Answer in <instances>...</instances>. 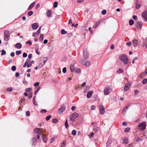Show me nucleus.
I'll return each instance as SVG.
<instances>
[{
    "label": "nucleus",
    "instance_id": "nucleus-1",
    "mask_svg": "<svg viewBox=\"0 0 147 147\" xmlns=\"http://www.w3.org/2000/svg\"><path fill=\"white\" fill-rule=\"evenodd\" d=\"M119 59L124 64H126L128 61V59L127 56L124 54H120L119 56Z\"/></svg>",
    "mask_w": 147,
    "mask_h": 147
},
{
    "label": "nucleus",
    "instance_id": "nucleus-2",
    "mask_svg": "<svg viewBox=\"0 0 147 147\" xmlns=\"http://www.w3.org/2000/svg\"><path fill=\"white\" fill-rule=\"evenodd\" d=\"M48 59V58L47 57H42L40 59V63L38 65L39 67H42L47 61Z\"/></svg>",
    "mask_w": 147,
    "mask_h": 147
},
{
    "label": "nucleus",
    "instance_id": "nucleus-3",
    "mask_svg": "<svg viewBox=\"0 0 147 147\" xmlns=\"http://www.w3.org/2000/svg\"><path fill=\"white\" fill-rule=\"evenodd\" d=\"M4 34L5 36L4 38V40L8 41L9 40V38L10 36V34L8 30H5L4 31Z\"/></svg>",
    "mask_w": 147,
    "mask_h": 147
},
{
    "label": "nucleus",
    "instance_id": "nucleus-4",
    "mask_svg": "<svg viewBox=\"0 0 147 147\" xmlns=\"http://www.w3.org/2000/svg\"><path fill=\"white\" fill-rule=\"evenodd\" d=\"M146 125L145 122L143 121L139 125L138 129L140 130H144L146 128Z\"/></svg>",
    "mask_w": 147,
    "mask_h": 147
},
{
    "label": "nucleus",
    "instance_id": "nucleus-5",
    "mask_svg": "<svg viewBox=\"0 0 147 147\" xmlns=\"http://www.w3.org/2000/svg\"><path fill=\"white\" fill-rule=\"evenodd\" d=\"M65 107L64 105H62L58 110V112L60 114H62L65 109Z\"/></svg>",
    "mask_w": 147,
    "mask_h": 147
},
{
    "label": "nucleus",
    "instance_id": "nucleus-6",
    "mask_svg": "<svg viewBox=\"0 0 147 147\" xmlns=\"http://www.w3.org/2000/svg\"><path fill=\"white\" fill-rule=\"evenodd\" d=\"M131 86V84L129 82L127 83L126 84L125 86L124 87V90L125 91L128 90Z\"/></svg>",
    "mask_w": 147,
    "mask_h": 147
},
{
    "label": "nucleus",
    "instance_id": "nucleus-7",
    "mask_svg": "<svg viewBox=\"0 0 147 147\" xmlns=\"http://www.w3.org/2000/svg\"><path fill=\"white\" fill-rule=\"evenodd\" d=\"M99 111L100 114L102 115L105 112V109L104 107L102 105H99Z\"/></svg>",
    "mask_w": 147,
    "mask_h": 147
},
{
    "label": "nucleus",
    "instance_id": "nucleus-8",
    "mask_svg": "<svg viewBox=\"0 0 147 147\" xmlns=\"http://www.w3.org/2000/svg\"><path fill=\"white\" fill-rule=\"evenodd\" d=\"M34 132L38 135H41L42 133L40 129L37 128H36L34 129Z\"/></svg>",
    "mask_w": 147,
    "mask_h": 147
},
{
    "label": "nucleus",
    "instance_id": "nucleus-9",
    "mask_svg": "<svg viewBox=\"0 0 147 147\" xmlns=\"http://www.w3.org/2000/svg\"><path fill=\"white\" fill-rule=\"evenodd\" d=\"M89 55L86 49H84L83 50V56L85 59H87L88 58Z\"/></svg>",
    "mask_w": 147,
    "mask_h": 147
},
{
    "label": "nucleus",
    "instance_id": "nucleus-10",
    "mask_svg": "<svg viewBox=\"0 0 147 147\" xmlns=\"http://www.w3.org/2000/svg\"><path fill=\"white\" fill-rule=\"evenodd\" d=\"M142 16L146 21L147 20V11H144L142 14Z\"/></svg>",
    "mask_w": 147,
    "mask_h": 147
},
{
    "label": "nucleus",
    "instance_id": "nucleus-11",
    "mask_svg": "<svg viewBox=\"0 0 147 147\" xmlns=\"http://www.w3.org/2000/svg\"><path fill=\"white\" fill-rule=\"evenodd\" d=\"M31 27L33 29L36 30L38 27V24L37 23H34L32 24Z\"/></svg>",
    "mask_w": 147,
    "mask_h": 147
},
{
    "label": "nucleus",
    "instance_id": "nucleus-12",
    "mask_svg": "<svg viewBox=\"0 0 147 147\" xmlns=\"http://www.w3.org/2000/svg\"><path fill=\"white\" fill-rule=\"evenodd\" d=\"M142 26V23L140 22H137L136 24V26L138 28L140 29L141 28Z\"/></svg>",
    "mask_w": 147,
    "mask_h": 147
},
{
    "label": "nucleus",
    "instance_id": "nucleus-13",
    "mask_svg": "<svg viewBox=\"0 0 147 147\" xmlns=\"http://www.w3.org/2000/svg\"><path fill=\"white\" fill-rule=\"evenodd\" d=\"M93 94L92 91H90L88 92L87 94V97L88 98H90L91 97Z\"/></svg>",
    "mask_w": 147,
    "mask_h": 147
},
{
    "label": "nucleus",
    "instance_id": "nucleus-14",
    "mask_svg": "<svg viewBox=\"0 0 147 147\" xmlns=\"http://www.w3.org/2000/svg\"><path fill=\"white\" fill-rule=\"evenodd\" d=\"M30 59L28 58L26 59V61L25 62L23 66V67L24 68H25L26 67L27 65L28 64V63H29L30 62Z\"/></svg>",
    "mask_w": 147,
    "mask_h": 147
},
{
    "label": "nucleus",
    "instance_id": "nucleus-15",
    "mask_svg": "<svg viewBox=\"0 0 147 147\" xmlns=\"http://www.w3.org/2000/svg\"><path fill=\"white\" fill-rule=\"evenodd\" d=\"M52 13V11L50 10H47L46 12L47 16L48 17H51Z\"/></svg>",
    "mask_w": 147,
    "mask_h": 147
},
{
    "label": "nucleus",
    "instance_id": "nucleus-16",
    "mask_svg": "<svg viewBox=\"0 0 147 147\" xmlns=\"http://www.w3.org/2000/svg\"><path fill=\"white\" fill-rule=\"evenodd\" d=\"M16 47L18 49H20L22 47V45L20 43H18L16 44L15 45Z\"/></svg>",
    "mask_w": 147,
    "mask_h": 147
},
{
    "label": "nucleus",
    "instance_id": "nucleus-17",
    "mask_svg": "<svg viewBox=\"0 0 147 147\" xmlns=\"http://www.w3.org/2000/svg\"><path fill=\"white\" fill-rule=\"evenodd\" d=\"M32 145L34 146H35L36 145V139L35 137H33L32 138Z\"/></svg>",
    "mask_w": 147,
    "mask_h": 147
},
{
    "label": "nucleus",
    "instance_id": "nucleus-18",
    "mask_svg": "<svg viewBox=\"0 0 147 147\" xmlns=\"http://www.w3.org/2000/svg\"><path fill=\"white\" fill-rule=\"evenodd\" d=\"M78 116V113H77L75 112L71 114V117H73L74 118L76 119V118Z\"/></svg>",
    "mask_w": 147,
    "mask_h": 147
},
{
    "label": "nucleus",
    "instance_id": "nucleus-19",
    "mask_svg": "<svg viewBox=\"0 0 147 147\" xmlns=\"http://www.w3.org/2000/svg\"><path fill=\"white\" fill-rule=\"evenodd\" d=\"M70 69H71V72H72L74 70L75 67L73 64H71L70 66Z\"/></svg>",
    "mask_w": 147,
    "mask_h": 147
},
{
    "label": "nucleus",
    "instance_id": "nucleus-20",
    "mask_svg": "<svg viewBox=\"0 0 147 147\" xmlns=\"http://www.w3.org/2000/svg\"><path fill=\"white\" fill-rule=\"evenodd\" d=\"M109 87H107L104 90V94L105 95H107L109 94V92H108V89H109Z\"/></svg>",
    "mask_w": 147,
    "mask_h": 147
},
{
    "label": "nucleus",
    "instance_id": "nucleus-21",
    "mask_svg": "<svg viewBox=\"0 0 147 147\" xmlns=\"http://www.w3.org/2000/svg\"><path fill=\"white\" fill-rule=\"evenodd\" d=\"M35 2H34L32 3H31L30 5L28 7V10H30L35 5Z\"/></svg>",
    "mask_w": 147,
    "mask_h": 147
},
{
    "label": "nucleus",
    "instance_id": "nucleus-22",
    "mask_svg": "<svg viewBox=\"0 0 147 147\" xmlns=\"http://www.w3.org/2000/svg\"><path fill=\"white\" fill-rule=\"evenodd\" d=\"M123 144H127L128 143V138L125 137L123 140Z\"/></svg>",
    "mask_w": 147,
    "mask_h": 147
},
{
    "label": "nucleus",
    "instance_id": "nucleus-23",
    "mask_svg": "<svg viewBox=\"0 0 147 147\" xmlns=\"http://www.w3.org/2000/svg\"><path fill=\"white\" fill-rule=\"evenodd\" d=\"M90 64V63L89 61H87L86 62L83 63L82 65L86 66H89Z\"/></svg>",
    "mask_w": 147,
    "mask_h": 147
},
{
    "label": "nucleus",
    "instance_id": "nucleus-24",
    "mask_svg": "<svg viewBox=\"0 0 147 147\" xmlns=\"http://www.w3.org/2000/svg\"><path fill=\"white\" fill-rule=\"evenodd\" d=\"M138 43V41L137 40H133V44L134 46L136 47L137 46Z\"/></svg>",
    "mask_w": 147,
    "mask_h": 147
},
{
    "label": "nucleus",
    "instance_id": "nucleus-25",
    "mask_svg": "<svg viewBox=\"0 0 147 147\" xmlns=\"http://www.w3.org/2000/svg\"><path fill=\"white\" fill-rule=\"evenodd\" d=\"M100 20H98V21L96 22L93 26V28H94L97 27L99 24L100 23Z\"/></svg>",
    "mask_w": 147,
    "mask_h": 147
},
{
    "label": "nucleus",
    "instance_id": "nucleus-26",
    "mask_svg": "<svg viewBox=\"0 0 147 147\" xmlns=\"http://www.w3.org/2000/svg\"><path fill=\"white\" fill-rule=\"evenodd\" d=\"M35 96H34L33 97V102L34 104V105H38V104L36 102V100H35Z\"/></svg>",
    "mask_w": 147,
    "mask_h": 147
},
{
    "label": "nucleus",
    "instance_id": "nucleus-27",
    "mask_svg": "<svg viewBox=\"0 0 147 147\" xmlns=\"http://www.w3.org/2000/svg\"><path fill=\"white\" fill-rule=\"evenodd\" d=\"M146 76V74L145 72H144L139 75V77L140 78H142L144 76Z\"/></svg>",
    "mask_w": 147,
    "mask_h": 147
},
{
    "label": "nucleus",
    "instance_id": "nucleus-28",
    "mask_svg": "<svg viewBox=\"0 0 147 147\" xmlns=\"http://www.w3.org/2000/svg\"><path fill=\"white\" fill-rule=\"evenodd\" d=\"M43 140L46 143L47 141V139L45 135H43L42 136Z\"/></svg>",
    "mask_w": 147,
    "mask_h": 147
},
{
    "label": "nucleus",
    "instance_id": "nucleus-29",
    "mask_svg": "<svg viewBox=\"0 0 147 147\" xmlns=\"http://www.w3.org/2000/svg\"><path fill=\"white\" fill-rule=\"evenodd\" d=\"M65 128L66 129H67L69 127L68 124L67 123V119H66V120L65 122Z\"/></svg>",
    "mask_w": 147,
    "mask_h": 147
},
{
    "label": "nucleus",
    "instance_id": "nucleus-30",
    "mask_svg": "<svg viewBox=\"0 0 147 147\" xmlns=\"http://www.w3.org/2000/svg\"><path fill=\"white\" fill-rule=\"evenodd\" d=\"M130 105H127L126 107L125 108L123 111V115H124L125 114V109H127L129 107Z\"/></svg>",
    "mask_w": 147,
    "mask_h": 147
},
{
    "label": "nucleus",
    "instance_id": "nucleus-31",
    "mask_svg": "<svg viewBox=\"0 0 147 147\" xmlns=\"http://www.w3.org/2000/svg\"><path fill=\"white\" fill-rule=\"evenodd\" d=\"M44 35L43 34H41L40 35L39 39L41 42H42L43 40Z\"/></svg>",
    "mask_w": 147,
    "mask_h": 147
},
{
    "label": "nucleus",
    "instance_id": "nucleus-32",
    "mask_svg": "<svg viewBox=\"0 0 147 147\" xmlns=\"http://www.w3.org/2000/svg\"><path fill=\"white\" fill-rule=\"evenodd\" d=\"M40 86L38 87L37 88L36 90L34 92V94L35 95H36L37 93V92L39 91V90H40Z\"/></svg>",
    "mask_w": 147,
    "mask_h": 147
},
{
    "label": "nucleus",
    "instance_id": "nucleus-33",
    "mask_svg": "<svg viewBox=\"0 0 147 147\" xmlns=\"http://www.w3.org/2000/svg\"><path fill=\"white\" fill-rule=\"evenodd\" d=\"M134 23V21L132 20H130L129 21V24L130 25H132Z\"/></svg>",
    "mask_w": 147,
    "mask_h": 147
},
{
    "label": "nucleus",
    "instance_id": "nucleus-34",
    "mask_svg": "<svg viewBox=\"0 0 147 147\" xmlns=\"http://www.w3.org/2000/svg\"><path fill=\"white\" fill-rule=\"evenodd\" d=\"M67 32L65 31L64 30L62 29L61 30V33L62 34H67Z\"/></svg>",
    "mask_w": 147,
    "mask_h": 147
},
{
    "label": "nucleus",
    "instance_id": "nucleus-35",
    "mask_svg": "<svg viewBox=\"0 0 147 147\" xmlns=\"http://www.w3.org/2000/svg\"><path fill=\"white\" fill-rule=\"evenodd\" d=\"M73 136H75L76 134V131L75 130H73L71 132Z\"/></svg>",
    "mask_w": 147,
    "mask_h": 147
},
{
    "label": "nucleus",
    "instance_id": "nucleus-36",
    "mask_svg": "<svg viewBox=\"0 0 147 147\" xmlns=\"http://www.w3.org/2000/svg\"><path fill=\"white\" fill-rule=\"evenodd\" d=\"M58 3L57 2H55L53 3V7L55 8L57 7Z\"/></svg>",
    "mask_w": 147,
    "mask_h": 147
},
{
    "label": "nucleus",
    "instance_id": "nucleus-37",
    "mask_svg": "<svg viewBox=\"0 0 147 147\" xmlns=\"http://www.w3.org/2000/svg\"><path fill=\"white\" fill-rule=\"evenodd\" d=\"M147 82V79H144L142 82V83L143 84H145Z\"/></svg>",
    "mask_w": 147,
    "mask_h": 147
},
{
    "label": "nucleus",
    "instance_id": "nucleus-38",
    "mask_svg": "<svg viewBox=\"0 0 147 147\" xmlns=\"http://www.w3.org/2000/svg\"><path fill=\"white\" fill-rule=\"evenodd\" d=\"M33 12L32 11H30L28 13V14L29 16H30L33 14Z\"/></svg>",
    "mask_w": 147,
    "mask_h": 147
},
{
    "label": "nucleus",
    "instance_id": "nucleus-39",
    "mask_svg": "<svg viewBox=\"0 0 147 147\" xmlns=\"http://www.w3.org/2000/svg\"><path fill=\"white\" fill-rule=\"evenodd\" d=\"M6 53V51H5L3 49L1 51V55H5Z\"/></svg>",
    "mask_w": 147,
    "mask_h": 147
},
{
    "label": "nucleus",
    "instance_id": "nucleus-40",
    "mask_svg": "<svg viewBox=\"0 0 147 147\" xmlns=\"http://www.w3.org/2000/svg\"><path fill=\"white\" fill-rule=\"evenodd\" d=\"M51 117V115H48L46 118V120L47 121L49 120Z\"/></svg>",
    "mask_w": 147,
    "mask_h": 147
},
{
    "label": "nucleus",
    "instance_id": "nucleus-41",
    "mask_svg": "<svg viewBox=\"0 0 147 147\" xmlns=\"http://www.w3.org/2000/svg\"><path fill=\"white\" fill-rule=\"evenodd\" d=\"M22 53V52L21 51H18L16 52V54L17 55H19L21 54Z\"/></svg>",
    "mask_w": 147,
    "mask_h": 147
},
{
    "label": "nucleus",
    "instance_id": "nucleus-42",
    "mask_svg": "<svg viewBox=\"0 0 147 147\" xmlns=\"http://www.w3.org/2000/svg\"><path fill=\"white\" fill-rule=\"evenodd\" d=\"M130 130V128L129 127H127L125 128L124 130V131L126 132H128Z\"/></svg>",
    "mask_w": 147,
    "mask_h": 147
},
{
    "label": "nucleus",
    "instance_id": "nucleus-43",
    "mask_svg": "<svg viewBox=\"0 0 147 147\" xmlns=\"http://www.w3.org/2000/svg\"><path fill=\"white\" fill-rule=\"evenodd\" d=\"M7 91L11 92L13 90V89L11 88H8L7 89Z\"/></svg>",
    "mask_w": 147,
    "mask_h": 147
},
{
    "label": "nucleus",
    "instance_id": "nucleus-44",
    "mask_svg": "<svg viewBox=\"0 0 147 147\" xmlns=\"http://www.w3.org/2000/svg\"><path fill=\"white\" fill-rule=\"evenodd\" d=\"M136 8L137 9H139L140 7V4H137V3H136Z\"/></svg>",
    "mask_w": 147,
    "mask_h": 147
},
{
    "label": "nucleus",
    "instance_id": "nucleus-45",
    "mask_svg": "<svg viewBox=\"0 0 147 147\" xmlns=\"http://www.w3.org/2000/svg\"><path fill=\"white\" fill-rule=\"evenodd\" d=\"M58 120L56 119H53V123H56L58 122Z\"/></svg>",
    "mask_w": 147,
    "mask_h": 147
},
{
    "label": "nucleus",
    "instance_id": "nucleus-46",
    "mask_svg": "<svg viewBox=\"0 0 147 147\" xmlns=\"http://www.w3.org/2000/svg\"><path fill=\"white\" fill-rule=\"evenodd\" d=\"M32 96V92H30L29 94V95L28 96V97L29 99H30Z\"/></svg>",
    "mask_w": 147,
    "mask_h": 147
},
{
    "label": "nucleus",
    "instance_id": "nucleus-47",
    "mask_svg": "<svg viewBox=\"0 0 147 147\" xmlns=\"http://www.w3.org/2000/svg\"><path fill=\"white\" fill-rule=\"evenodd\" d=\"M11 69L12 71H15L16 69V66H12L11 67Z\"/></svg>",
    "mask_w": 147,
    "mask_h": 147
},
{
    "label": "nucleus",
    "instance_id": "nucleus-48",
    "mask_svg": "<svg viewBox=\"0 0 147 147\" xmlns=\"http://www.w3.org/2000/svg\"><path fill=\"white\" fill-rule=\"evenodd\" d=\"M107 146H109L110 145V142L109 140H108L106 143Z\"/></svg>",
    "mask_w": 147,
    "mask_h": 147
},
{
    "label": "nucleus",
    "instance_id": "nucleus-49",
    "mask_svg": "<svg viewBox=\"0 0 147 147\" xmlns=\"http://www.w3.org/2000/svg\"><path fill=\"white\" fill-rule=\"evenodd\" d=\"M39 84V82H36L34 84V86H38Z\"/></svg>",
    "mask_w": 147,
    "mask_h": 147
},
{
    "label": "nucleus",
    "instance_id": "nucleus-50",
    "mask_svg": "<svg viewBox=\"0 0 147 147\" xmlns=\"http://www.w3.org/2000/svg\"><path fill=\"white\" fill-rule=\"evenodd\" d=\"M55 140V137H52L50 139V143H52Z\"/></svg>",
    "mask_w": 147,
    "mask_h": 147
},
{
    "label": "nucleus",
    "instance_id": "nucleus-51",
    "mask_svg": "<svg viewBox=\"0 0 147 147\" xmlns=\"http://www.w3.org/2000/svg\"><path fill=\"white\" fill-rule=\"evenodd\" d=\"M62 71L63 73H65L66 71V67H64L62 69Z\"/></svg>",
    "mask_w": 147,
    "mask_h": 147
},
{
    "label": "nucleus",
    "instance_id": "nucleus-52",
    "mask_svg": "<svg viewBox=\"0 0 147 147\" xmlns=\"http://www.w3.org/2000/svg\"><path fill=\"white\" fill-rule=\"evenodd\" d=\"M40 112L42 113H45L47 112V111L46 109H42L40 111Z\"/></svg>",
    "mask_w": 147,
    "mask_h": 147
},
{
    "label": "nucleus",
    "instance_id": "nucleus-53",
    "mask_svg": "<svg viewBox=\"0 0 147 147\" xmlns=\"http://www.w3.org/2000/svg\"><path fill=\"white\" fill-rule=\"evenodd\" d=\"M106 13V10L104 9L102 11V15H105Z\"/></svg>",
    "mask_w": 147,
    "mask_h": 147
},
{
    "label": "nucleus",
    "instance_id": "nucleus-54",
    "mask_svg": "<svg viewBox=\"0 0 147 147\" xmlns=\"http://www.w3.org/2000/svg\"><path fill=\"white\" fill-rule=\"evenodd\" d=\"M70 120L72 122L74 121L75 119V118H73V117H71V116L70 117Z\"/></svg>",
    "mask_w": 147,
    "mask_h": 147
},
{
    "label": "nucleus",
    "instance_id": "nucleus-55",
    "mask_svg": "<svg viewBox=\"0 0 147 147\" xmlns=\"http://www.w3.org/2000/svg\"><path fill=\"white\" fill-rule=\"evenodd\" d=\"M27 56V54L26 53H23V57L24 58L26 57Z\"/></svg>",
    "mask_w": 147,
    "mask_h": 147
},
{
    "label": "nucleus",
    "instance_id": "nucleus-56",
    "mask_svg": "<svg viewBox=\"0 0 147 147\" xmlns=\"http://www.w3.org/2000/svg\"><path fill=\"white\" fill-rule=\"evenodd\" d=\"M32 90V89L31 88H27V89H26V92H30Z\"/></svg>",
    "mask_w": 147,
    "mask_h": 147
},
{
    "label": "nucleus",
    "instance_id": "nucleus-57",
    "mask_svg": "<svg viewBox=\"0 0 147 147\" xmlns=\"http://www.w3.org/2000/svg\"><path fill=\"white\" fill-rule=\"evenodd\" d=\"M123 72V70L121 69H119L118 71H117V73H121Z\"/></svg>",
    "mask_w": 147,
    "mask_h": 147
},
{
    "label": "nucleus",
    "instance_id": "nucleus-58",
    "mask_svg": "<svg viewBox=\"0 0 147 147\" xmlns=\"http://www.w3.org/2000/svg\"><path fill=\"white\" fill-rule=\"evenodd\" d=\"M40 29H38L37 30V31L36 32V35H39V34H40Z\"/></svg>",
    "mask_w": 147,
    "mask_h": 147
},
{
    "label": "nucleus",
    "instance_id": "nucleus-59",
    "mask_svg": "<svg viewBox=\"0 0 147 147\" xmlns=\"http://www.w3.org/2000/svg\"><path fill=\"white\" fill-rule=\"evenodd\" d=\"M26 44H28L30 45H32V42L30 41V40H28L26 42Z\"/></svg>",
    "mask_w": 147,
    "mask_h": 147
},
{
    "label": "nucleus",
    "instance_id": "nucleus-60",
    "mask_svg": "<svg viewBox=\"0 0 147 147\" xmlns=\"http://www.w3.org/2000/svg\"><path fill=\"white\" fill-rule=\"evenodd\" d=\"M72 23V19L71 18L69 20L68 22V24H71Z\"/></svg>",
    "mask_w": 147,
    "mask_h": 147
},
{
    "label": "nucleus",
    "instance_id": "nucleus-61",
    "mask_svg": "<svg viewBox=\"0 0 147 147\" xmlns=\"http://www.w3.org/2000/svg\"><path fill=\"white\" fill-rule=\"evenodd\" d=\"M76 107L75 106H73L72 107L71 109L72 111H74L76 109Z\"/></svg>",
    "mask_w": 147,
    "mask_h": 147
},
{
    "label": "nucleus",
    "instance_id": "nucleus-62",
    "mask_svg": "<svg viewBox=\"0 0 147 147\" xmlns=\"http://www.w3.org/2000/svg\"><path fill=\"white\" fill-rule=\"evenodd\" d=\"M95 106L94 105H92L91 107V109L92 110H94L95 109Z\"/></svg>",
    "mask_w": 147,
    "mask_h": 147
},
{
    "label": "nucleus",
    "instance_id": "nucleus-63",
    "mask_svg": "<svg viewBox=\"0 0 147 147\" xmlns=\"http://www.w3.org/2000/svg\"><path fill=\"white\" fill-rule=\"evenodd\" d=\"M26 115L27 116H29L30 115V112L29 111H27L26 112Z\"/></svg>",
    "mask_w": 147,
    "mask_h": 147
},
{
    "label": "nucleus",
    "instance_id": "nucleus-64",
    "mask_svg": "<svg viewBox=\"0 0 147 147\" xmlns=\"http://www.w3.org/2000/svg\"><path fill=\"white\" fill-rule=\"evenodd\" d=\"M10 55L12 57H13L15 56V54L13 52H11L10 54Z\"/></svg>",
    "mask_w": 147,
    "mask_h": 147
}]
</instances>
